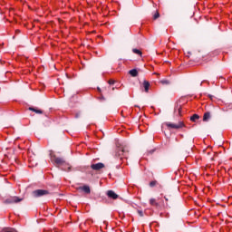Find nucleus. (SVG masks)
I'll return each mask as SVG.
<instances>
[{"label":"nucleus","instance_id":"nucleus-1","mask_svg":"<svg viewBox=\"0 0 232 232\" xmlns=\"http://www.w3.org/2000/svg\"><path fill=\"white\" fill-rule=\"evenodd\" d=\"M118 159L121 160V162H125L128 160V157L130 155V150L126 147H118Z\"/></svg>","mask_w":232,"mask_h":232},{"label":"nucleus","instance_id":"nucleus-2","mask_svg":"<svg viewBox=\"0 0 232 232\" xmlns=\"http://www.w3.org/2000/svg\"><path fill=\"white\" fill-rule=\"evenodd\" d=\"M49 155L52 162H53L55 166H63V164L66 163V160H64V158L57 157L55 154H53V150H50Z\"/></svg>","mask_w":232,"mask_h":232},{"label":"nucleus","instance_id":"nucleus-3","mask_svg":"<svg viewBox=\"0 0 232 232\" xmlns=\"http://www.w3.org/2000/svg\"><path fill=\"white\" fill-rule=\"evenodd\" d=\"M165 125L169 130H180V128H184V126H186L184 121H179V123L166 122Z\"/></svg>","mask_w":232,"mask_h":232},{"label":"nucleus","instance_id":"nucleus-4","mask_svg":"<svg viewBox=\"0 0 232 232\" xmlns=\"http://www.w3.org/2000/svg\"><path fill=\"white\" fill-rule=\"evenodd\" d=\"M19 202H23V198L17 196L10 197L4 201L5 204H17Z\"/></svg>","mask_w":232,"mask_h":232},{"label":"nucleus","instance_id":"nucleus-5","mask_svg":"<svg viewBox=\"0 0 232 232\" xmlns=\"http://www.w3.org/2000/svg\"><path fill=\"white\" fill-rule=\"evenodd\" d=\"M33 197L35 198H38L39 197H44V195H50V192L48 190L44 189H36L33 191Z\"/></svg>","mask_w":232,"mask_h":232},{"label":"nucleus","instance_id":"nucleus-6","mask_svg":"<svg viewBox=\"0 0 232 232\" xmlns=\"http://www.w3.org/2000/svg\"><path fill=\"white\" fill-rule=\"evenodd\" d=\"M77 190L83 191V193H86L87 195H90V193H92V189L90 188V186H88V185L78 187Z\"/></svg>","mask_w":232,"mask_h":232},{"label":"nucleus","instance_id":"nucleus-7","mask_svg":"<svg viewBox=\"0 0 232 232\" xmlns=\"http://www.w3.org/2000/svg\"><path fill=\"white\" fill-rule=\"evenodd\" d=\"M91 168L94 171H100V169H102L104 168V163L99 162V163H96V164H92Z\"/></svg>","mask_w":232,"mask_h":232},{"label":"nucleus","instance_id":"nucleus-8","mask_svg":"<svg viewBox=\"0 0 232 232\" xmlns=\"http://www.w3.org/2000/svg\"><path fill=\"white\" fill-rule=\"evenodd\" d=\"M109 92H115V80H109Z\"/></svg>","mask_w":232,"mask_h":232},{"label":"nucleus","instance_id":"nucleus-9","mask_svg":"<svg viewBox=\"0 0 232 232\" xmlns=\"http://www.w3.org/2000/svg\"><path fill=\"white\" fill-rule=\"evenodd\" d=\"M107 197H109V198H112L113 200H117V193H115L113 190H109L107 192Z\"/></svg>","mask_w":232,"mask_h":232},{"label":"nucleus","instance_id":"nucleus-10","mask_svg":"<svg viewBox=\"0 0 232 232\" xmlns=\"http://www.w3.org/2000/svg\"><path fill=\"white\" fill-rule=\"evenodd\" d=\"M143 88H144L146 93H148V92H150V82L144 81L143 82Z\"/></svg>","mask_w":232,"mask_h":232},{"label":"nucleus","instance_id":"nucleus-11","mask_svg":"<svg viewBox=\"0 0 232 232\" xmlns=\"http://www.w3.org/2000/svg\"><path fill=\"white\" fill-rule=\"evenodd\" d=\"M211 119V113L210 112H205L203 116V121L207 122V121H209Z\"/></svg>","mask_w":232,"mask_h":232},{"label":"nucleus","instance_id":"nucleus-12","mask_svg":"<svg viewBox=\"0 0 232 232\" xmlns=\"http://www.w3.org/2000/svg\"><path fill=\"white\" fill-rule=\"evenodd\" d=\"M130 75H131V77H137V75H139V72H137L136 69H131L130 72H129Z\"/></svg>","mask_w":232,"mask_h":232},{"label":"nucleus","instance_id":"nucleus-13","mask_svg":"<svg viewBox=\"0 0 232 232\" xmlns=\"http://www.w3.org/2000/svg\"><path fill=\"white\" fill-rule=\"evenodd\" d=\"M198 119H200V116H198V114H194L190 117V121L192 122H197V121H198Z\"/></svg>","mask_w":232,"mask_h":232},{"label":"nucleus","instance_id":"nucleus-14","mask_svg":"<svg viewBox=\"0 0 232 232\" xmlns=\"http://www.w3.org/2000/svg\"><path fill=\"white\" fill-rule=\"evenodd\" d=\"M150 206H159V203H157V200L155 198L150 199Z\"/></svg>","mask_w":232,"mask_h":232},{"label":"nucleus","instance_id":"nucleus-15","mask_svg":"<svg viewBox=\"0 0 232 232\" xmlns=\"http://www.w3.org/2000/svg\"><path fill=\"white\" fill-rule=\"evenodd\" d=\"M30 111H34V113H43V111L34 109V107L29 108Z\"/></svg>","mask_w":232,"mask_h":232},{"label":"nucleus","instance_id":"nucleus-16","mask_svg":"<svg viewBox=\"0 0 232 232\" xmlns=\"http://www.w3.org/2000/svg\"><path fill=\"white\" fill-rule=\"evenodd\" d=\"M133 53H136L137 55H142V52L139 49H132Z\"/></svg>","mask_w":232,"mask_h":232},{"label":"nucleus","instance_id":"nucleus-17","mask_svg":"<svg viewBox=\"0 0 232 232\" xmlns=\"http://www.w3.org/2000/svg\"><path fill=\"white\" fill-rule=\"evenodd\" d=\"M160 17V14H159V12H156L154 14H153V19H159Z\"/></svg>","mask_w":232,"mask_h":232},{"label":"nucleus","instance_id":"nucleus-18","mask_svg":"<svg viewBox=\"0 0 232 232\" xmlns=\"http://www.w3.org/2000/svg\"><path fill=\"white\" fill-rule=\"evenodd\" d=\"M2 232H14V229L12 228H4Z\"/></svg>","mask_w":232,"mask_h":232},{"label":"nucleus","instance_id":"nucleus-19","mask_svg":"<svg viewBox=\"0 0 232 232\" xmlns=\"http://www.w3.org/2000/svg\"><path fill=\"white\" fill-rule=\"evenodd\" d=\"M156 185H157V181H151V182L150 183V188H153V187H155Z\"/></svg>","mask_w":232,"mask_h":232},{"label":"nucleus","instance_id":"nucleus-20","mask_svg":"<svg viewBox=\"0 0 232 232\" xmlns=\"http://www.w3.org/2000/svg\"><path fill=\"white\" fill-rule=\"evenodd\" d=\"M138 215H140V217H144V212H142V210H138Z\"/></svg>","mask_w":232,"mask_h":232},{"label":"nucleus","instance_id":"nucleus-21","mask_svg":"<svg viewBox=\"0 0 232 232\" xmlns=\"http://www.w3.org/2000/svg\"><path fill=\"white\" fill-rule=\"evenodd\" d=\"M161 84H169V82L167 80H162Z\"/></svg>","mask_w":232,"mask_h":232},{"label":"nucleus","instance_id":"nucleus-22","mask_svg":"<svg viewBox=\"0 0 232 232\" xmlns=\"http://www.w3.org/2000/svg\"><path fill=\"white\" fill-rule=\"evenodd\" d=\"M15 34H21V30L19 29L15 30Z\"/></svg>","mask_w":232,"mask_h":232},{"label":"nucleus","instance_id":"nucleus-23","mask_svg":"<svg viewBox=\"0 0 232 232\" xmlns=\"http://www.w3.org/2000/svg\"><path fill=\"white\" fill-rule=\"evenodd\" d=\"M97 90L101 93L102 90L99 87L97 88Z\"/></svg>","mask_w":232,"mask_h":232},{"label":"nucleus","instance_id":"nucleus-24","mask_svg":"<svg viewBox=\"0 0 232 232\" xmlns=\"http://www.w3.org/2000/svg\"><path fill=\"white\" fill-rule=\"evenodd\" d=\"M101 99H102V100L104 101V96L102 95V96H101Z\"/></svg>","mask_w":232,"mask_h":232},{"label":"nucleus","instance_id":"nucleus-25","mask_svg":"<svg viewBox=\"0 0 232 232\" xmlns=\"http://www.w3.org/2000/svg\"><path fill=\"white\" fill-rule=\"evenodd\" d=\"M68 169H69V170L72 169V167H69Z\"/></svg>","mask_w":232,"mask_h":232},{"label":"nucleus","instance_id":"nucleus-26","mask_svg":"<svg viewBox=\"0 0 232 232\" xmlns=\"http://www.w3.org/2000/svg\"><path fill=\"white\" fill-rule=\"evenodd\" d=\"M165 200H168V198L165 197Z\"/></svg>","mask_w":232,"mask_h":232},{"label":"nucleus","instance_id":"nucleus-27","mask_svg":"<svg viewBox=\"0 0 232 232\" xmlns=\"http://www.w3.org/2000/svg\"><path fill=\"white\" fill-rule=\"evenodd\" d=\"M180 137H184V135H180Z\"/></svg>","mask_w":232,"mask_h":232}]
</instances>
